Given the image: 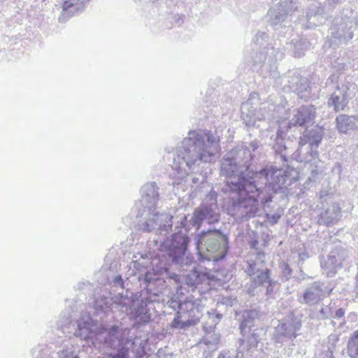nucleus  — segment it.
<instances>
[{
	"mask_svg": "<svg viewBox=\"0 0 358 358\" xmlns=\"http://www.w3.org/2000/svg\"><path fill=\"white\" fill-rule=\"evenodd\" d=\"M220 138L210 130H190L178 146L176 153L168 152L165 157L171 171V185L180 184L189 174L200 172V166L212 162L219 152Z\"/></svg>",
	"mask_w": 358,
	"mask_h": 358,
	"instance_id": "1",
	"label": "nucleus"
},
{
	"mask_svg": "<svg viewBox=\"0 0 358 358\" xmlns=\"http://www.w3.org/2000/svg\"><path fill=\"white\" fill-rule=\"evenodd\" d=\"M255 157L248 146L241 143L228 151L221 161V174L226 178L222 189L228 196L229 213L232 214L237 208L246 189L252 194L257 189L254 178L255 176L261 177V173L250 169Z\"/></svg>",
	"mask_w": 358,
	"mask_h": 358,
	"instance_id": "2",
	"label": "nucleus"
},
{
	"mask_svg": "<svg viewBox=\"0 0 358 358\" xmlns=\"http://www.w3.org/2000/svg\"><path fill=\"white\" fill-rule=\"evenodd\" d=\"M256 173H261V177L257 176L254 178L255 192L252 194L246 189L231 215L239 214L246 219L257 216L261 208L272 201V194L287 188L292 185L293 180L288 170L273 166L262 169Z\"/></svg>",
	"mask_w": 358,
	"mask_h": 358,
	"instance_id": "3",
	"label": "nucleus"
},
{
	"mask_svg": "<svg viewBox=\"0 0 358 358\" xmlns=\"http://www.w3.org/2000/svg\"><path fill=\"white\" fill-rule=\"evenodd\" d=\"M189 231L187 217L180 218V225L176 227L174 233L161 242L160 250L163 252L162 258L159 259L153 270L159 275H166L172 278L175 273L169 271V266L173 265L177 268H183L192 265L194 259L189 252L190 238L187 234Z\"/></svg>",
	"mask_w": 358,
	"mask_h": 358,
	"instance_id": "4",
	"label": "nucleus"
},
{
	"mask_svg": "<svg viewBox=\"0 0 358 358\" xmlns=\"http://www.w3.org/2000/svg\"><path fill=\"white\" fill-rule=\"evenodd\" d=\"M92 286L89 282H79L76 286V289L82 293L79 294V299L75 301H67L70 311H63L61 313L57 322V327L62 331L66 334H71L81 340H90L96 336V330L98 329L97 320H94L90 315H82L73 324V313L78 311H83V306H85L83 299H87L86 295L90 294Z\"/></svg>",
	"mask_w": 358,
	"mask_h": 358,
	"instance_id": "5",
	"label": "nucleus"
},
{
	"mask_svg": "<svg viewBox=\"0 0 358 358\" xmlns=\"http://www.w3.org/2000/svg\"><path fill=\"white\" fill-rule=\"evenodd\" d=\"M262 257L264 255L259 253L255 259L247 260L243 267L244 272L250 277L245 285L246 292L255 296H259L264 289L266 298H274L280 284L271 277L272 271L266 266Z\"/></svg>",
	"mask_w": 358,
	"mask_h": 358,
	"instance_id": "6",
	"label": "nucleus"
},
{
	"mask_svg": "<svg viewBox=\"0 0 358 358\" xmlns=\"http://www.w3.org/2000/svg\"><path fill=\"white\" fill-rule=\"evenodd\" d=\"M129 334V329L120 328L117 325L110 326L106 331L103 344L106 348L115 350V352L110 355L112 358H129L130 352L135 358H145L146 341L141 338L132 339Z\"/></svg>",
	"mask_w": 358,
	"mask_h": 358,
	"instance_id": "7",
	"label": "nucleus"
},
{
	"mask_svg": "<svg viewBox=\"0 0 358 358\" xmlns=\"http://www.w3.org/2000/svg\"><path fill=\"white\" fill-rule=\"evenodd\" d=\"M194 241L200 263L217 262L227 257L229 238L221 230H203L196 235Z\"/></svg>",
	"mask_w": 358,
	"mask_h": 358,
	"instance_id": "8",
	"label": "nucleus"
},
{
	"mask_svg": "<svg viewBox=\"0 0 358 358\" xmlns=\"http://www.w3.org/2000/svg\"><path fill=\"white\" fill-rule=\"evenodd\" d=\"M157 296V292L149 296H143L139 300L138 293H134L129 289L118 293L116 296L115 305H119L126 308L129 312V317L133 321V326L138 328L140 326L148 323L151 320V311L155 310L152 297Z\"/></svg>",
	"mask_w": 358,
	"mask_h": 358,
	"instance_id": "9",
	"label": "nucleus"
},
{
	"mask_svg": "<svg viewBox=\"0 0 358 358\" xmlns=\"http://www.w3.org/2000/svg\"><path fill=\"white\" fill-rule=\"evenodd\" d=\"M166 308L176 310L171 327L180 330L196 324L203 315V310L201 300L192 295L184 299L182 296H173L167 301Z\"/></svg>",
	"mask_w": 358,
	"mask_h": 358,
	"instance_id": "10",
	"label": "nucleus"
},
{
	"mask_svg": "<svg viewBox=\"0 0 358 358\" xmlns=\"http://www.w3.org/2000/svg\"><path fill=\"white\" fill-rule=\"evenodd\" d=\"M325 130L324 127L319 125L306 129L299 138V148L293 153V159L299 162L316 164L319 161L318 148Z\"/></svg>",
	"mask_w": 358,
	"mask_h": 358,
	"instance_id": "11",
	"label": "nucleus"
},
{
	"mask_svg": "<svg viewBox=\"0 0 358 358\" xmlns=\"http://www.w3.org/2000/svg\"><path fill=\"white\" fill-rule=\"evenodd\" d=\"M298 7L297 0H280L276 6L268 9L266 15V22L274 29L278 37L286 38L292 35V26L285 24L291 20L290 17Z\"/></svg>",
	"mask_w": 358,
	"mask_h": 358,
	"instance_id": "12",
	"label": "nucleus"
},
{
	"mask_svg": "<svg viewBox=\"0 0 358 358\" xmlns=\"http://www.w3.org/2000/svg\"><path fill=\"white\" fill-rule=\"evenodd\" d=\"M133 213L137 220L136 229L143 233L155 231L160 235L166 236L173 227V217L159 213L158 210H148L145 208L134 209Z\"/></svg>",
	"mask_w": 358,
	"mask_h": 358,
	"instance_id": "13",
	"label": "nucleus"
},
{
	"mask_svg": "<svg viewBox=\"0 0 358 358\" xmlns=\"http://www.w3.org/2000/svg\"><path fill=\"white\" fill-rule=\"evenodd\" d=\"M187 217L189 216L186 215ZM220 220V211L217 204V193L212 189L203 199L201 205L196 208L189 220L187 219L189 229L195 227L198 230L203 222L208 224L218 222Z\"/></svg>",
	"mask_w": 358,
	"mask_h": 358,
	"instance_id": "14",
	"label": "nucleus"
},
{
	"mask_svg": "<svg viewBox=\"0 0 358 358\" xmlns=\"http://www.w3.org/2000/svg\"><path fill=\"white\" fill-rule=\"evenodd\" d=\"M355 17L351 8H343L336 16L329 27V32L332 43L336 45H347L355 36Z\"/></svg>",
	"mask_w": 358,
	"mask_h": 358,
	"instance_id": "15",
	"label": "nucleus"
},
{
	"mask_svg": "<svg viewBox=\"0 0 358 358\" xmlns=\"http://www.w3.org/2000/svg\"><path fill=\"white\" fill-rule=\"evenodd\" d=\"M350 83L346 81L339 82V76L332 73L326 81V86L335 88L327 101V106L332 108L335 113L345 110L348 106L350 97Z\"/></svg>",
	"mask_w": 358,
	"mask_h": 358,
	"instance_id": "16",
	"label": "nucleus"
},
{
	"mask_svg": "<svg viewBox=\"0 0 358 358\" xmlns=\"http://www.w3.org/2000/svg\"><path fill=\"white\" fill-rule=\"evenodd\" d=\"M301 326V318L295 315L294 312H289L286 317L278 321L273 334V341L282 344L287 340H294L299 335L297 332Z\"/></svg>",
	"mask_w": 358,
	"mask_h": 358,
	"instance_id": "17",
	"label": "nucleus"
},
{
	"mask_svg": "<svg viewBox=\"0 0 358 358\" xmlns=\"http://www.w3.org/2000/svg\"><path fill=\"white\" fill-rule=\"evenodd\" d=\"M278 37V41L273 42L269 41L268 34L265 31H258L252 38V45L257 50L266 51L268 56V62H273L274 60L281 59L284 55V49H281L283 45L282 39Z\"/></svg>",
	"mask_w": 358,
	"mask_h": 358,
	"instance_id": "18",
	"label": "nucleus"
},
{
	"mask_svg": "<svg viewBox=\"0 0 358 358\" xmlns=\"http://www.w3.org/2000/svg\"><path fill=\"white\" fill-rule=\"evenodd\" d=\"M334 246L332 248L327 259L321 262L322 268L326 271L327 276L333 277L341 268L344 262L350 258V252L346 248L345 245L340 241L334 242Z\"/></svg>",
	"mask_w": 358,
	"mask_h": 358,
	"instance_id": "19",
	"label": "nucleus"
},
{
	"mask_svg": "<svg viewBox=\"0 0 358 358\" xmlns=\"http://www.w3.org/2000/svg\"><path fill=\"white\" fill-rule=\"evenodd\" d=\"M159 189V188L155 182H149L144 184L141 189V199L136 201L133 208L157 210L160 200Z\"/></svg>",
	"mask_w": 358,
	"mask_h": 358,
	"instance_id": "20",
	"label": "nucleus"
},
{
	"mask_svg": "<svg viewBox=\"0 0 358 358\" xmlns=\"http://www.w3.org/2000/svg\"><path fill=\"white\" fill-rule=\"evenodd\" d=\"M333 289L334 287L325 282L315 281L306 289L299 301L301 303L313 306L322 300L324 296L329 295Z\"/></svg>",
	"mask_w": 358,
	"mask_h": 358,
	"instance_id": "21",
	"label": "nucleus"
},
{
	"mask_svg": "<svg viewBox=\"0 0 358 358\" xmlns=\"http://www.w3.org/2000/svg\"><path fill=\"white\" fill-rule=\"evenodd\" d=\"M271 145L276 156L282 162H287L288 158L292 155L291 146L292 141L286 138V133L278 129L275 135L271 136Z\"/></svg>",
	"mask_w": 358,
	"mask_h": 358,
	"instance_id": "22",
	"label": "nucleus"
},
{
	"mask_svg": "<svg viewBox=\"0 0 358 358\" xmlns=\"http://www.w3.org/2000/svg\"><path fill=\"white\" fill-rule=\"evenodd\" d=\"M316 108L313 104L303 105L294 110L289 124L294 127H308L313 124L316 117Z\"/></svg>",
	"mask_w": 358,
	"mask_h": 358,
	"instance_id": "23",
	"label": "nucleus"
},
{
	"mask_svg": "<svg viewBox=\"0 0 358 358\" xmlns=\"http://www.w3.org/2000/svg\"><path fill=\"white\" fill-rule=\"evenodd\" d=\"M90 0H64L62 10L58 18L59 22L64 23L70 18L79 15L86 8Z\"/></svg>",
	"mask_w": 358,
	"mask_h": 358,
	"instance_id": "24",
	"label": "nucleus"
},
{
	"mask_svg": "<svg viewBox=\"0 0 358 358\" xmlns=\"http://www.w3.org/2000/svg\"><path fill=\"white\" fill-rule=\"evenodd\" d=\"M287 87L293 92L297 94L299 99L307 101L310 98V82L306 77H303L299 74H294L290 77L288 80Z\"/></svg>",
	"mask_w": 358,
	"mask_h": 358,
	"instance_id": "25",
	"label": "nucleus"
},
{
	"mask_svg": "<svg viewBox=\"0 0 358 358\" xmlns=\"http://www.w3.org/2000/svg\"><path fill=\"white\" fill-rule=\"evenodd\" d=\"M276 62H268V56L266 51L257 50L255 55L252 57V66L254 71L259 72L266 76L268 74L271 76V72L276 69Z\"/></svg>",
	"mask_w": 358,
	"mask_h": 358,
	"instance_id": "26",
	"label": "nucleus"
},
{
	"mask_svg": "<svg viewBox=\"0 0 358 358\" xmlns=\"http://www.w3.org/2000/svg\"><path fill=\"white\" fill-rule=\"evenodd\" d=\"M239 329L241 334L244 336L248 331H250L254 327L255 322L261 316L259 308L245 309L238 315Z\"/></svg>",
	"mask_w": 358,
	"mask_h": 358,
	"instance_id": "27",
	"label": "nucleus"
},
{
	"mask_svg": "<svg viewBox=\"0 0 358 358\" xmlns=\"http://www.w3.org/2000/svg\"><path fill=\"white\" fill-rule=\"evenodd\" d=\"M307 28L311 29L323 24L328 17L324 8L317 3L310 5L306 11Z\"/></svg>",
	"mask_w": 358,
	"mask_h": 358,
	"instance_id": "28",
	"label": "nucleus"
},
{
	"mask_svg": "<svg viewBox=\"0 0 358 358\" xmlns=\"http://www.w3.org/2000/svg\"><path fill=\"white\" fill-rule=\"evenodd\" d=\"M336 122L338 130L341 133L358 130V116L343 114L336 117Z\"/></svg>",
	"mask_w": 358,
	"mask_h": 358,
	"instance_id": "29",
	"label": "nucleus"
},
{
	"mask_svg": "<svg viewBox=\"0 0 358 358\" xmlns=\"http://www.w3.org/2000/svg\"><path fill=\"white\" fill-rule=\"evenodd\" d=\"M114 303L110 297L101 296L96 298L94 304V315L102 320L113 309Z\"/></svg>",
	"mask_w": 358,
	"mask_h": 358,
	"instance_id": "30",
	"label": "nucleus"
},
{
	"mask_svg": "<svg viewBox=\"0 0 358 358\" xmlns=\"http://www.w3.org/2000/svg\"><path fill=\"white\" fill-rule=\"evenodd\" d=\"M262 331V329H256L251 335L245 340L246 355L252 356V354L256 351L258 343L262 340L261 334Z\"/></svg>",
	"mask_w": 358,
	"mask_h": 358,
	"instance_id": "31",
	"label": "nucleus"
},
{
	"mask_svg": "<svg viewBox=\"0 0 358 358\" xmlns=\"http://www.w3.org/2000/svg\"><path fill=\"white\" fill-rule=\"evenodd\" d=\"M292 34L290 36H292ZM289 36H287L285 38L286 40L283 41V44L289 45L290 48L292 50L294 57H300L303 55L304 51L308 48V43L305 39L298 38H294L288 41Z\"/></svg>",
	"mask_w": 358,
	"mask_h": 358,
	"instance_id": "32",
	"label": "nucleus"
},
{
	"mask_svg": "<svg viewBox=\"0 0 358 358\" xmlns=\"http://www.w3.org/2000/svg\"><path fill=\"white\" fill-rule=\"evenodd\" d=\"M341 216V208L334 204L331 207L328 208L325 211L321 213L320 220L327 225L334 224L339 220Z\"/></svg>",
	"mask_w": 358,
	"mask_h": 358,
	"instance_id": "33",
	"label": "nucleus"
},
{
	"mask_svg": "<svg viewBox=\"0 0 358 358\" xmlns=\"http://www.w3.org/2000/svg\"><path fill=\"white\" fill-rule=\"evenodd\" d=\"M221 310H212L211 311H208V320L204 324V328L208 329L210 331H213L216 325L220 322L222 318V314L220 313Z\"/></svg>",
	"mask_w": 358,
	"mask_h": 358,
	"instance_id": "34",
	"label": "nucleus"
},
{
	"mask_svg": "<svg viewBox=\"0 0 358 358\" xmlns=\"http://www.w3.org/2000/svg\"><path fill=\"white\" fill-rule=\"evenodd\" d=\"M80 349L78 345H67L59 351V358H80Z\"/></svg>",
	"mask_w": 358,
	"mask_h": 358,
	"instance_id": "35",
	"label": "nucleus"
},
{
	"mask_svg": "<svg viewBox=\"0 0 358 358\" xmlns=\"http://www.w3.org/2000/svg\"><path fill=\"white\" fill-rule=\"evenodd\" d=\"M348 353L351 358H358V330L353 332L348 343Z\"/></svg>",
	"mask_w": 358,
	"mask_h": 358,
	"instance_id": "36",
	"label": "nucleus"
},
{
	"mask_svg": "<svg viewBox=\"0 0 358 358\" xmlns=\"http://www.w3.org/2000/svg\"><path fill=\"white\" fill-rule=\"evenodd\" d=\"M335 304L323 305L319 310L317 317L320 320L331 319L333 317Z\"/></svg>",
	"mask_w": 358,
	"mask_h": 358,
	"instance_id": "37",
	"label": "nucleus"
},
{
	"mask_svg": "<svg viewBox=\"0 0 358 358\" xmlns=\"http://www.w3.org/2000/svg\"><path fill=\"white\" fill-rule=\"evenodd\" d=\"M238 303V300L236 297H234L232 296H222L217 302V308L218 309H221L222 306L232 307L236 305Z\"/></svg>",
	"mask_w": 358,
	"mask_h": 358,
	"instance_id": "38",
	"label": "nucleus"
},
{
	"mask_svg": "<svg viewBox=\"0 0 358 358\" xmlns=\"http://www.w3.org/2000/svg\"><path fill=\"white\" fill-rule=\"evenodd\" d=\"M248 106V103H243V105L241 106V117H242V119H243L244 123L245 124V125L248 127H250L255 125V115L253 113L251 115H250L248 113H245V112L244 110Z\"/></svg>",
	"mask_w": 358,
	"mask_h": 358,
	"instance_id": "39",
	"label": "nucleus"
},
{
	"mask_svg": "<svg viewBox=\"0 0 358 358\" xmlns=\"http://www.w3.org/2000/svg\"><path fill=\"white\" fill-rule=\"evenodd\" d=\"M344 1L345 0H325L322 8H324V11L328 15L329 13L333 12L336 8L342 5Z\"/></svg>",
	"mask_w": 358,
	"mask_h": 358,
	"instance_id": "40",
	"label": "nucleus"
},
{
	"mask_svg": "<svg viewBox=\"0 0 358 358\" xmlns=\"http://www.w3.org/2000/svg\"><path fill=\"white\" fill-rule=\"evenodd\" d=\"M280 267L281 268V278L285 281L289 280L292 275V270L289 265L287 263L283 262L280 264Z\"/></svg>",
	"mask_w": 358,
	"mask_h": 358,
	"instance_id": "41",
	"label": "nucleus"
},
{
	"mask_svg": "<svg viewBox=\"0 0 358 358\" xmlns=\"http://www.w3.org/2000/svg\"><path fill=\"white\" fill-rule=\"evenodd\" d=\"M239 346L234 358H248L250 355H246V349L245 348V339L240 338L238 341Z\"/></svg>",
	"mask_w": 358,
	"mask_h": 358,
	"instance_id": "42",
	"label": "nucleus"
},
{
	"mask_svg": "<svg viewBox=\"0 0 358 358\" xmlns=\"http://www.w3.org/2000/svg\"><path fill=\"white\" fill-rule=\"evenodd\" d=\"M200 282L201 279L199 273L197 272L194 271L189 276V279L188 280L187 284L190 285L192 287H196V285L200 283Z\"/></svg>",
	"mask_w": 358,
	"mask_h": 358,
	"instance_id": "43",
	"label": "nucleus"
},
{
	"mask_svg": "<svg viewBox=\"0 0 358 358\" xmlns=\"http://www.w3.org/2000/svg\"><path fill=\"white\" fill-rule=\"evenodd\" d=\"M157 280H158L157 278H152L151 277V274H147L145 275V283L146 284L148 292L152 289V287H154L155 285Z\"/></svg>",
	"mask_w": 358,
	"mask_h": 358,
	"instance_id": "44",
	"label": "nucleus"
},
{
	"mask_svg": "<svg viewBox=\"0 0 358 358\" xmlns=\"http://www.w3.org/2000/svg\"><path fill=\"white\" fill-rule=\"evenodd\" d=\"M320 162V160L319 159V161L316 163V164H313V163H308L310 166L312 165H314L315 167L311 169L310 171V173H311V176L310 177H308V180L310 181H314L315 179V176H317L319 174V171L317 169V164ZM305 164H307L308 163H304Z\"/></svg>",
	"mask_w": 358,
	"mask_h": 358,
	"instance_id": "45",
	"label": "nucleus"
},
{
	"mask_svg": "<svg viewBox=\"0 0 358 358\" xmlns=\"http://www.w3.org/2000/svg\"><path fill=\"white\" fill-rule=\"evenodd\" d=\"M124 280L121 275H115L113 279V284L115 287H120L124 289Z\"/></svg>",
	"mask_w": 358,
	"mask_h": 358,
	"instance_id": "46",
	"label": "nucleus"
},
{
	"mask_svg": "<svg viewBox=\"0 0 358 358\" xmlns=\"http://www.w3.org/2000/svg\"><path fill=\"white\" fill-rule=\"evenodd\" d=\"M260 144L261 143H260L259 141L254 140L250 143L248 148L250 149V150L251 151L252 153H253L256 155V152L259 149Z\"/></svg>",
	"mask_w": 358,
	"mask_h": 358,
	"instance_id": "47",
	"label": "nucleus"
},
{
	"mask_svg": "<svg viewBox=\"0 0 358 358\" xmlns=\"http://www.w3.org/2000/svg\"><path fill=\"white\" fill-rule=\"evenodd\" d=\"M266 215H267V218H268V221L271 224H276L280 217V215L278 214H276V213L272 214V215L266 214Z\"/></svg>",
	"mask_w": 358,
	"mask_h": 358,
	"instance_id": "48",
	"label": "nucleus"
},
{
	"mask_svg": "<svg viewBox=\"0 0 358 358\" xmlns=\"http://www.w3.org/2000/svg\"><path fill=\"white\" fill-rule=\"evenodd\" d=\"M345 311L343 308H340L335 311V315H333L334 318L341 319L344 317Z\"/></svg>",
	"mask_w": 358,
	"mask_h": 358,
	"instance_id": "49",
	"label": "nucleus"
},
{
	"mask_svg": "<svg viewBox=\"0 0 358 358\" xmlns=\"http://www.w3.org/2000/svg\"><path fill=\"white\" fill-rule=\"evenodd\" d=\"M329 341L328 344L327 345V350L335 352L336 351V340H333V341H331V337L329 338Z\"/></svg>",
	"mask_w": 358,
	"mask_h": 358,
	"instance_id": "50",
	"label": "nucleus"
},
{
	"mask_svg": "<svg viewBox=\"0 0 358 358\" xmlns=\"http://www.w3.org/2000/svg\"><path fill=\"white\" fill-rule=\"evenodd\" d=\"M217 358H232L229 351H222Z\"/></svg>",
	"mask_w": 358,
	"mask_h": 358,
	"instance_id": "51",
	"label": "nucleus"
},
{
	"mask_svg": "<svg viewBox=\"0 0 358 358\" xmlns=\"http://www.w3.org/2000/svg\"><path fill=\"white\" fill-rule=\"evenodd\" d=\"M43 350V348H37L33 350L32 355L35 358H39V353Z\"/></svg>",
	"mask_w": 358,
	"mask_h": 358,
	"instance_id": "52",
	"label": "nucleus"
},
{
	"mask_svg": "<svg viewBox=\"0 0 358 358\" xmlns=\"http://www.w3.org/2000/svg\"><path fill=\"white\" fill-rule=\"evenodd\" d=\"M344 69H345V64L343 63L338 64L337 70L335 72H334L333 73H337L340 76L341 73L338 71H343Z\"/></svg>",
	"mask_w": 358,
	"mask_h": 358,
	"instance_id": "53",
	"label": "nucleus"
},
{
	"mask_svg": "<svg viewBox=\"0 0 358 358\" xmlns=\"http://www.w3.org/2000/svg\"><path fill=\"white\" fill-rule=\"evenodd\" d=\"M334 352V351L327 350L325 351V357L327 358H335Z\"/></svg>",
	"mask_w": 358,
	"mask_h": 358,
	"instance_id": "54",
	"label": "nucleus"
},
{
	"mask_svg": "<svg viewBox=\"0 0 358 358\" xmlns=\"http://www.w3.org/2000/svg\"><path fill=\"white\" fill-rule=\"evenodd\" d=\"M205 180L204 177L202 176V180L201 181V182H203V181ZM192 181L194 184H198L200 182V180H199V178H196V177H192Z\"/></svg>",
	"mask_w": 358,
	"mask_h": 358,
	"instance_id": "55",
	"label": "nucleus"
},
{
	"mask_svg": "<svg viewBox=\"0 0 358 358\" xmlns=\"http://www.w3.org/2000/svg\"><path fill=\"white\" fill-rule=\"evenodd\" d=\"M184 17H185L184 15H178V18L176 20V23L180 24L183 22Z\"/></svg>",
	"mask_w": 358,
	"mask_h": 358,
	"instance_id": "56",
	"label": "nucleus"
},
{
	"mask_svg": "<svg viewBox=\"0 0 358 358\" xmlns=\"http://www.w3.org/2000/svg\"><path fill=\"white\" fill-rule=\"evenodd\" d=\"M168 1H170V3H173L174 1V0H166V3L169 5V3H168Z\"/></svg>",
	"mask_w": 358,
	"mask_h": 358,
	"instance_id": "57",
	"label": "nucleus"
},
{
	"mask_svg": "<svg viewBox=\"0 0 358 358\" xmlns=\"http://www.w3.org/2000/svg\"><path fill=\"white\" fill-rule=\"evenodd\" d=\"M357 148H358V143H357Z\"/></svg>",
	"mask_w": 358,
	"mask_h": 358,
	"instance_id": "58",
	"label": "nucleus"
}]
</instances>
